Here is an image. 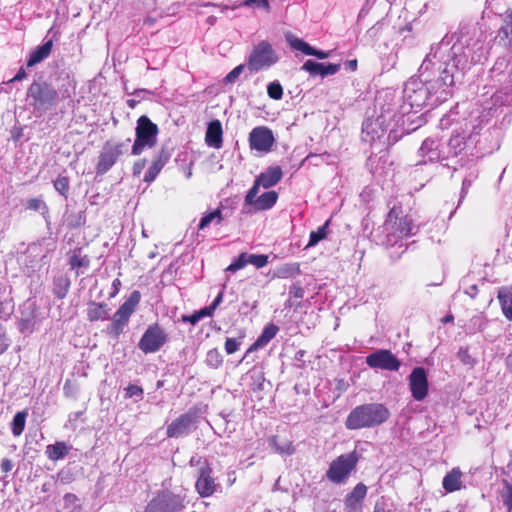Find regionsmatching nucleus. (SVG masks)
<instances>
[{
    "instance_id": "f257e3e1",
    "label": "nucleus",
    "mask_w": 512,
    "mask_h": 512,
    "mask_svg": "<svg viewBox=\"0 0 512 512\" xmlns=\"http://www.w3.org/2000/svg\"><path fill=\"white\" fill-rule=\"evenodd\" d=\"M389 416L390 412L383 404H364L349 413L345 425L350 430L375 427L387 421Z\"/></svg>"
},
{
    "instance_id": "f03ea898",
    "label": "nucleus",
    "mask_w": 512,
    "mask_h": 512,
    "mask_svg": "<svg viewBox=\"0 0 512 512\" xmlns=\"http://www.w3.org/2000/svg\"><path fill=\"white\" fill-rule=\"evenodd\" d=\"M418 227L409 216L399 217V210L393 207L388 213L384 231L388 245H395L398 240L415 235Z\"/></svg>"
},
{
    "instance_id": "7ed1b4c3",
    "label": "nucleus",
    "mask_w": 512,
    "mask_h": 512,
    "mask_svg": "<svg viewBox=\"0 0 512 512\" xmlns=\"http://www.w3.org/2000/svg\"><path fill=\"white\" fill-rule=\"evenodd\" d=\"M58 93L45 82H33L27 90V99L35 111L45 112L55 105Z\"/></svg>"
},
{
    "instance_id": "20e7f679",
    "label": "nucleus",
    "mask_w": 512,
    "mask_h": 512,
    "mask_svg": "<svg viewBox=\"0 0 512 512\" xmlns=\"http://www.w3.org/2000/svg\"><path fill=\"white\" fill-rule=\"evenodd\" d=\"M158 127L147 116L137 120L136 139L132 145V154L140 155L144 149L152 148L157 143Z\"/></svg>"
},
{
    "instance_id": "39448f33",
    "label": "nucleus",
    "mask_w": 512,
    "mask_h": 512,
    "mask_svg": "<svg viewBox=\"0 0 512 512\" xmlns=\"http://www.w3.org/2000/svg\"><path fill=\"white\" fill-rule=\"evenodd\" d=\"M141 295L139 291H133L126 301L119 307L108 326V333L114 337L119 336L127 326L129 318L134 313Z\"/></svg>"
},
{
    "instance_id": "423d86ee",
    "label": "nucleus",
    "mask_w": 512,
    "mask_h": 512,
    "mask_svg": "<svg viewBox=\"0 0 512 512\" xmlns=\"http://www.w3.org/2000/svg\"><path fill=\"white\" fill-rule=\"evenodd\" d=\"M278 61V55L267 41H262L254 47L249 55L247 67L251 72H257L271 67Z\"/></svg>"
},
{
    "instance_id": "0eeeda50",
    "label": "nucleus",
    "mask_w": 512,
    "mask_h": 512,
    "mask_svg": "<svg viewBox=\"0 0 512 512\" xmlns=\"http://www.w3.org/2000/svg\"><path fill=\"white\" fill-rule=\"evenodd\" d=\"M130 142L131 140L129 138L121 142H106L99 156L97 172L101 174L106 173L116 163L121 155L128 152Z\"/></svg>"
},
{
    "instance_id": "6e6552de",
    "label": "nucleus",
    "mask_w": 512,
    "mask_h": 512,
    "mask_svg": "<svg viewBox=\"0 0 512 512\" xmlns=\"http://www.w3.org/2000/svg\"><path fill=\"white\" fill-rule=\"evenodd\" d=\"M358 462L356 452L340 455L335 459L327 471V477L333 483H343L346 481L350 473L355 469Z\"/></svg>"
},
{
    "instance_id": "1a4fd4ad",
    "label": "nucleus",
    "mask_w": 512,
    "mask_h": 512,
    "mask_svg": "<svg viewBox=\"0 0 512 512\" xmlns=\"http://www.w3.org/2000/svg\"><path fill=\"white\" fill-rule=\"evenodd\" d=\"M432 88L425 86L417 80H411L406 83L404 95L412 108H421L426 105H435Z\"/></svg>"
},
{
    "instance_id": "9d476101",
    "label": "nucleus",
    "mask_w": 512,
    "mask_h": 512,
    "mask_svg": "<svg viewBox=\"0 0 512 512\" xmlns=\"http://www.w3.org/2000/svg\"><path fill=\"white\" fill-rule=\"evenodd\" d=\"M184 496L166 491L147 506L146 512H178L184 507Z\"/></svg>"
},
{
    "instance_id": "9b49d317",
    "label": "nucleus",
    "mask_w": 512,
    "mask_h": 512,
    "mask_svg": "<svg viewBox=\"0 0 512 512\" xmlns=\"http://www.w3.org/2000/svg\"><path fill=\"white\" fill-rule=\"evenodd\" d=\"M366 364L370 368L388 371H397L401 366V362L396 356L386 349H380L368 355L366 357Z\"/></svg>"
},
{
    "instance_id": "f8f14e48",
    "label": "nucleus",
    "mask_w": 512,
    "mask_h": 512,
    "mask_svg": "<svg viewBox=\"0 0 512 512\" xmlns=\"http://www.w3.org/2000/svg\"><path fill=\"white\" fill-rule=\"evenodd\" d=\"M274 142L273 132L266 126H257L249 134L250 148L258 152H269Z\"/></svg>"
},
{
    "instance_id": "ddd939ff",
    "label": "nucleus",
    "mask_w": 512,
    "mask_h": 512,
    "mask_svg": "<svg viewBox=\"0 0 512 512\" xmlns=\"http://www.w3.org/2000/svg\"><path fill=\"white\" fill-rule=\"evenodd\" d=\"M166 341V335L159 326H150L139 341V348L144 353L158 351Z\"/></svg>"
},
{
    "instance_id": "4468645a",
    "label": "nucleus",
    "mask_w": 512,
    "mask_h": 512,
    "mask_svg": "<svg viewBox=\"0 0 512 512\" xmlns=\"http://www.w3.org/2000/svg\"><path fill=\"white\" fill-rule=\"evenodd\" d=\"M282 178V170L279 166H271L262 172L248 191V200L258 195L259 187L270 188L276 185Z\"/></svg>"
},
{
    "instance_id": "2eb2a0df",
    "label": "nucleus",
    "mask_w": 512,
    "mask_h": 512,
    "mask_svg": "<svg viewBox=\"0 0 512 512\" xmlns=\"http://www.w3.org/2000/svg\"><path fill=\"white\" fill-rule=\"evenodd\" d=\"M409 387L412 397L416 401H422L428 394L427 373L423 367H416L409 375Z\"/></svg>"
},
{
    "instance_id": "dca6fc26",
    "label": "nucleus",
    "mask_w": 512,
    "mask_h": 512,
    "mask_svg": "<svg viewBox=\"0 0 512 512\" xmlns=\"http://www.w3.org/2000/svg\"><path fill=\"white\" fill-rule=\"evenodd\" d=\"M286 41L288 42V44L290 45L291 48L301 51L305 55L315 56L318 59H326V58L330 57V55L332 53V51L325 52L322 50H317V49L311 47L308 43H306L302 39H300L290 33L286 35Z\"/></svg>"
},
{
    "instance_id": "f3484780",
    "label": "nucleus",
    "mask_w": 512,
    "mask_h": 512,
    "mask_svg": "<svg viewBox=\"0 0 512 512\" xmlns=\"http://www.w3.org/2000/svg\"><path fill=\"white\" fill-rule=\"evenodd\" d=\"M215 488L216 484L211 477V469L209 467H202L196 482L197 492L201 497H209L214 493Z\"/></svg>"
},
{
    "instance_id": "a211bd4d",
    "label": "nucleus",
    "mask_w": 512,
    "mask_h": 512,
    "mask_svg": "<svg viewBox=\"0 0 512 512\" xmlns=\"http://www.w3.org/2000/svg\"><path fill=\"white\" fill-rule=\"evenodd\" d=\"M194 417L191 414H183L174 420L167 428L168 437H180L190 431Z\"/></svg>"
},
{
    "instance_id": "6ab92c4d",
    "label": "nucleus",
    "mask_w": 512,
    "mask_h": 512,
    "mask_svg": "<svg viewBox=\"0 0 512 512\" xmlns=\"http://www.w3.org/2000/svg\"><path fill=\"white\" fill-rule=\"evenodd\" d=\"M385 134L382 122L379 119L367 120L363 123L362 139L365 142L373 143L381 139Z\"/></svg>"
},
{
    "instance_id": "aec40b11",
    "label": "nucleus",
    "mask_w": 512,
    "mask_h": 512,
    "mask_svg": "<svg viewBox=\"0 0 512 512\" xmlns=\"http://www.w3.org/2000/svg\"><path fill=\"white\" fill-rule=\"evenodd\" d=\"M223 129L219 120H213L208 124L205 141L209 147L220 149L222 147Z\"/></svg>"
},
{
    "instance_id": "412c9836",
    "label": "nucleus",
    "mask_w": 512,
    "mask_h": 512,
    "mask_svg": "<svg viewBox=\"0 0 512 512\" xmlns=\"http://www.w3.org/2000/svg\"><path fill=\"white\" fill-rule=\"evenodd\" d=\"M278 199V194L275 191H268L260 196H254L248 200V194L245 197V204L252 205L256 210H268L274 206Z\"/></svg>"
},
{
    "instance_id": "4be33fe9",
    "label": "nucleus",
    "mask_w": 512,
    "mask_h": 512,
    "mask_svg": "<svg viewBox=\"0 0 512 512\" xmlns=\"http://www.w3.org/2000/svg\"><path fill=\"white\" fill-rule=\"evenodd\" d=\"M367 487L363 483L357 484L351 493L345 498V508L347 512H357L359 503L365 498Z\"/></svg>"
},
{
    "instance_id": "5701e85b",
    "label": "nucleus",
    "mask_w": 512,
    "mask_h": 512,
    "mask_svg": "<svg viewBox=\"0 0 512 512\" xmlns=\"http://www.w3.org/2000/svg\"><path fill=\"white\" fill-rule=\"evenodd\" d=\"M454 84V77L453 75L449 74L447 70H444L442 73V76L433 84H431V88L434 90L436 86L441 87V91L439 92V95L435 96V103H441L445 101L448 96L450 95L449 88Z\"/></svg>"
},
{
    "instance_id": "b1692460",
    "label": "nucleus",
    "mask_w": 512,
    "mask_h": 512,
    "mask_svg": "<svg viewBox=\"0 0 512 512\" xmlns=\"http://www.w3.org/2000/svg\"><path fill=\"white\" fill-rule=\"evenodd\" d=\"M419 153L424 158L423 162H434L441 157L438 142L430 138L423 141Z\"/></svg>"
},
{
    "instance_id": "393cba45",
    "label": "nucleus",
    "mask_w": 512,
    "mask_h": 512,
    "mask_svg": "<svg viewBox=\"0 0 512 512\" xmlns=\"http://www.w3.org/2000/svg\"><path fill=\"white\" fill-rule=\"evenodd\" d=\"M498 299L504 316L512 321V286L501 288L498 291Z\"/></svg>"
},
{
    "instance_id": "a878e982",
    "label": "nucleus",
    "mask_w": 512,
    "mask_h": 512,
    "mask_svg": "<svg viewBox=\"0 0 512 512\" xmlns=\"http://www.w3.org/2000/svg\"><path fill=\"white\" fill-rule=\"evenodd\" d=\"M87 317L90 321H103L109 319V309L107 304L96 302L89 303Z\"/></svg>"
},
{
    "instance_id": "bb28decb",
    "label": "nucleus",
    "mask_w": 512,
    "mask_h": 512,
    "mask_svg": "<svg viewBox=\"0 0 512 512\" xmlns=\"http://www.w3.org/2000/svg\"><path fill=\"white\" fill-rule=\"evenodd\" d=\"M462 473L458 468L452 469L443 479V488L447 492H454L461 489Z\"/></svg>"
},
{
    "instance_id": "cd10ccee",
    "label": "nucleus",
    "mask_w": 512,
    "mask_h": 512,
    "mask_svg": "<svg viewBox=\"0 0 512 512\" xmlns=\"http://www.w3.org/2000/svg\"><path fill=\"white\" fill-rule=\"evenodd\" d=\"M52 45H53L52 41L49 40L46 43H44L43 45L37 47L30 54V57H29V59L27 61V66L28 67H32V66L40 63L44 59H46L50 55V53H51Z\"/></svg>"
},
{
    "instance_id": "c85d7f7f",
    "label": "nucleus",
    "mask_w": 512,
    "mask_h": 512,
    "mask_svg": "<svg viewBox=\"0 0 512 512\" xmlns=\"http://www.w3.org/2000/svg\"><path fill=\"white\" fill-rule=\"evenodd\" d=\"M279 328L274 324L267 325L262 334L258 337L255 343L250 347L249 351L257 350L264 347L270 340H272L278 333Z\"/></svg>"
},
{
    "instance_id": "c756f323",
    "label": "nucleus",
    "mask_w": 512,
    "mask_h": 512,
    "mask_svg": "<svg viewBox=\"0 0 512 512\" xmlns=\"http://www.w3.org/2000/svg\"><path fill=\"white\" fill-rule=\"evenodd\" d=\"M69 451L68 446L64 442H57L53 445H48L46 448V455L49 459L56 461L64 458Z\"/></svg>"
},
{
    "instance_id": "7c9ffc66",
    "label": "nucleus",
    "mask_w": 512,
    "mask_h": 512,
    "mask_svg": "<svg viewBox=\"0 0 512 512\" xmlns=\"http://www.w3.org/2000/svg\"><path fill=\"white\" fill-rule=\"evenodd\" d=\"M167 161V156H164L163 154L159 155L151 164L149 169L147 170L144 180L146 182L153 181L156 176L159 174L161 169L164 167L165 163Z\"/></svg>"
},
{
    "instance_id": "2f4dec72",
    "label": "nucleus",
    "mask_w": 512,
    "mask_h": 512,
    "mask_svg": "<svg viewBox=\"0 0 512 512\" xmlns=\"http://www.w3.org/2000/svg\"><path fill=\"white\" fill-rule=\"evenodd\" d=\"M300 274V266L298 263H287L278 267L274 276L277 278H291Z\"/></svg>"
},
{
    "instance_id": "473e14b6",
    "label": "nucleus",
    "mask_w": 512,
    "mask_h": 512,
    "mask_svg": "<svg viewBox=\"0 0 512 512\" xmlns=\"http://www.w3.org/2000/svg\"><path fill=\"white\" fill-rule=\"evenodd\" d=\"M223 220L222 211L220 209H215L212 212L205 214L198 225L199 230H203L207 228L210 224L219 225Z\"/></svg>"
},
{
    "instance_id": "72a5a7b5",
    "label": "nucleus",
    "mask_w": 512,
    "mask_h": 512,
    "mask_svg": "<svg viewBox=\"0 0 512 512\" xmlns=\"http://www.w3.org/2000/svg\"><path fill=\"white\" fill-rule=\"evenodd\" d=\"M69 263L72 269L87 268L90 260L86 255L81 254L80 249H77L73 251Z\"/></svg>"
},
{
    "instance_id": "f704fd0d",
    "label": "nucleus",
    "mask_w": 512,
    "mask_h": 512,
    "mask_svg": "<svg viewBox=\"0 0 512 512\" xmlns=\"http://www.w3.org/2000/svg\"><path fill=\"white\" fill-rule=\"evenodd\" d=\"M26 417V411H20L15 414L11 424V430L14 436H19L22 434L25 428Z\"/></svg>"
},
{
    "instance_id": "c9c22d12",
    "label": "nucleus",
    "mask_w": 512,
    "mask_h": 512,
    "mask_svg": "<svg viewBox=\"0 0 512 512\" xmlns=\"http://www.w3.org/2000/svg\"><path fill=\"white\" fill-rule=\"evenodd\" d=\"M329 225V221H327L324 225L319 227L316 231H312L310 233L309 242L306 248H310L318 244L321 240L326 238L327 236V227Z\"/></svg>"
},
{
    "instance_id": "e433bc0d",
    "label": "nucleus",
    "mask_w": 512,
    "mask_h": 512,
    "mask_svg": "<svg viewBox=\"0 0 512 512\" xmlns=\"http://www.w3.org/2000/svg\"><path fill=\"white\" fill-rule=\"evenodd\" d=\"M69 287L70 281L66 277H60L54 283V293L58 298L62 299L68 293Z\"/></svg>"
},
{
    "instance_id": "4c0bfd02",
    "label": "nucleus",
    "mask_w": 512,
    "mask_h": 512,
    "mask_svg": "<svg viewBox=\"0 0 512 512\" xmlns=\"http://www.w3.org/2000/svg\"><path fill=\"white\" fill-rule=\"evenodd\" d=\"M222 362H223L222 355L220 354V352L217 349H211L208 351L207 356H206V363L208 366L216 369L221 366Z\"/></svg>"
},
{
    "instance_id": "58836bf2",
    "label": "nucleus",
    "mask_w": 512,
    "mask_h": 512,
    "mask_svg": "<svg viewBox=\"0 0 512 512\" xmlns=\"http://www.w3.org/2000/svg\"><path fill=\"white\" fill-rule=\"evenodd\" d=\"M267 94L271 99L280 100L283 96V87L278 81H273L267 86Z\"/></svg>"
},
{
    "instance_id": "ea45409f",
    "label": "nucleus",
    "mask_w": 512,
    "mask_h": 512,
    "mask_svg": "<svg viewBox=\"0 0 512 512\" xmlns=\"http://www.w3.org/2000/svg\"><path fill=\"white\" fill-rule=\"evenodd\" d=\"M248 253H241L227 268L226 271L236 272L243 269L247 264Z\"/></svg>"
},
{
    "instance_id": "a19ab883",
    "label": "nucleus",
    "mask_w": 512,
    "mask_h": 512,
    "mask_svg": "<svg viewBox=\"0 0 512 512\" xmlns=\"http://www.w3.org/2000/svg\"><path fill=\"white\" fill-rule=\"evenodd\" d=\"M248 264L254 265L256 268H263L268 264V256L264 254H248Z\"/></svg>"
},
{
    "instance_id": "79ce46f5",
    "label": "nucleus",
    "mask_w": 512,
    "mask_h": 512,
    "mask_svg": "<svg viewBox=\"0 0 512 512\" xmlns=\"http://www.w3.org/2000/svg\"><path fill=\"white\" fill-rule=\"evenodd\" d=\"M322 68H324L323 63H318L313 60H307L302 66V69L309 72L311 75H320Z\"/></svg>"
},
{
    "instance_id": "37998d69",
    "label": "nucleus",
    "mask_w": 512,
    "mask_h": 512,
    "mask_svg": "<svg viewBox=\"0 0 512 512\" xmlns=\"http://www.w3.org/2000/svg\"><path fill=\"white\" fill-rule=\"evenodd\" d=\"M243 336L239 338H227L225 341V351L228 355L235 353L242 344Z\"/></svg>"
},
{
    "instance_id": "c03bdc74",
    "label": "nucleus",
    "mask_w": 512,
    "mask_h": 512,
    "mask_svg": "<svg viewBox=\"0 0 512 512\" xmlns=\"http://www.w3.org/2000/svg\"><path fill=\"white\" fill-rule=\"evenodd\" d=\"M27 208L30 209V210H33V211H38V212H40L42 214L47 212L46 204L44 203V201H42L39 198L29 199L27 201Z\"/></svg>"
},
{
    "instance_id": "a18cd8bd",
    "label": "nucleus",
    "mask_w": 512,
    "mask_h": 512,
    "mask_svg": "<svg viewBox=\"0 0 512 512\" xmlns=\"http://www.w3.org/2000/svg\"><path fill=\"white\" fill-rule=\"evenodd\" d=\"M55 189L62 195H66L69 189V180L67 177H58L54 181Z\"/></svg>"
},
{
    "instance_id": "49530a36",
    "label": "nucleus",
    "mask_w": 512,
    "mask_h": 512,
    "mask_svg": "<svg viewBox=\"0 0 512 512\" xmlns=\"http://www.w3.org/2000/svg\"><path fill=\"white\" fill-rule=\"evenodd\" d=\"M244 68L245 65L241 64L235 67L233 70H231L224 78L225 83H234L238 79Z\"/></svg>"
},
{
    "instance_id": "de8ad7c7",
    "label": "nucleus",
    "mask_w": 512,
    "mask_h": 512,
    "mask_svg": "<svg viewBox=\"0 0 512 512\" xmlns=\"http://www.w3.org/2000/svg\"><path fill=\"white\" fill-rule=\"evenodd\" d=\"M126 397L133 398L136 397L138 400L142 399L143 389L137 385H129L126 389Z\"/></svg>"
},
{
    "instance_id": "09e8293b",
    "label": "nucleus",
    "mask_w": 512,
    "mask_h": 512,
    "mask_svg": "<svg viewBox=\"0 0 512 512\" xmlns=\"http://www.w3.org/2000/svg\"><path fill=\"white\" fill-rule=\"evenodd\" d=\"M503 503L510 511L512 509V484H507L502 494Z\"/></svg>"
},
{
    "instance_id": "8fccbe9b",
    "label": "nucleus",
    "mask_w": 512,
    "mask_h": 512,
    "mask_svg": "<svg viewBox=\"0 0 512 512\" xmlns=\"http://www.w3.org/2000/svg\"><path fill=\"white\" fill-rule=\"evenodd\" d=\"M68 86L64 89H60V95L62 99L70 98L75 92V83L73 80L67 77Z\"/></svg>"
},
{
    "instance_id": "3c124183",
    "label": "nucleus",
    "mask_w": 512,
    "mask_h": 512,
    "mask_svg": "<svg viewBox=\"0 0 512 512\" xmlns=\"http://www.w3.org/2000/svg\"><path fill=\"white\" fill-rule=\"evenodd\" d=\"M458 358L465 365H472L474 363L473 358L470 356L467 348H460L458 351Z\"/></svg>"
},
{
    "instance_id": "603ef678",
    "label": "nucleus",
    "mask_w": 512,
    "mask_h": 512,
    "mask_svg": "<svg viewBox=\"0 0 512 512\" xmlns=\"http://www.w3.org/2000/svg\"><path fill=\"white\" fill-rule=\"evenodd\" d=\"M340 69V64H324V68L321 69L320 75L322 77L328 76V75H334L337 73Z\"/></svg>"
},
{
    "instance_id": "864d4df0",
    "label": "nucleus",
    "mask_w": 512,
    "mask_h": 512,
    "mask_svg": "<svg viewBox=\"0 0 512 512\" xmlns=\"http://www.w3.org/2000/svg\"><path fill=\"white\" fill-rule=\"evenodd\" d=\"M244 6H257L265 9L269 8V0H245Z\"/></svg>"
},
{
    "instance_id": "5fc2aeb1",
    "label": "nucleus",
    "mask_w": 512,
    "mask_h": 512,
    "mask_svg": "<svg viewBox=\"0 0 512 512\" xmlns=\"http://www.w3.org/2000/svg\"><path fill=\"white\" fill-rule=\"evenodd\" d=\"M273 444L275 445L276 450L282 454H292L294 451L292 444L290 442H286V443H284V445L278 446V445H276V440L274 439Z\"/></svg>"
},
{
    "instance_id": "6e6d98bb",
    "label": "nucleus",
    "mask_w": 512,
    "mask_h": 512,
    "mask_svg": "<svg viewBox=\"0 0 512 512\" xmlns=\"http://www.w3.org/2000/svg\"><path fill=\"white\" fill-rule=\"evenodd\" d=\"M506 35L512 36V9L511 12L507 15L505 19V27H504Z\"/></svg>"
},
{
    "instance_id": "4d7b16f0",
    "label": "nucleus",
    "mask_w": 512,
    "mask_h": 512,
    "mask_svg": "<svg viewBox=\"0 0 512 512\" xmlns=\"http://www.w3.org/2000/svg\"><path fill=\"white\" fill-rule=\"evenodd\" d=\"M19 329L21 332L23 333H31L32 332V328H31V323L29 320H22L20 323H19Z\"/></svg>"
},
{
    "instance_id": "13d9d810",
    "label": "nucleus",
    "mask_w": 512,
    "mask_h": 512,
    "mask_svg": "<svg viewBox=\"0 0 512 512\" xmlns=\"http://www.w3.org/2000/svg\"><path fill=\"white\" fill-rule=\"evenodd\" d=\"M463 139H464V137H461V136H459V135H457V136H455V137H452V138L450 139L449 145H450L451 147H455V148H456V147H460V146L463 144Z\"/></svg>"
},
{
    "instance_id": "bf43d9fd",
    "label": "nucleus",
    "mask_w": 512,
    "mask_h": 512,
    "mask_svg": "<svg viewBox=\"0 0 512 512\" xmlns=\"http://www.w3.org/2000/svg\"><path fill=\"white\" fill-rule=\"evenodd\" d=\"M13 468V464L11 460L9 459H3L1 462V469L3 472L7 473L10 472Z\"/></svg>"
},
{
    "instance_id": "052dcab7",
    "label": "nucleus",
    "mask_w": 512,
    "mask_h": 512,
    "mask_svg": "<svg viewBox=\"0 0 512 512\" xmlns=\"http://www.w3.org/2000/svg\"><path fill=\"white\" fill-rule=\"evenodd\" d=\"M184 321H189L192 325H195L197 324L201 318H200V315L198 312H195L193 315L191 316H188V317H184L183 318Z\"/></svg>"
},
{
    "instance_id": "680f3d73",
    "label": "nucleus",
    "mask_w": 512,
    "mask_h": 512,
    "mask_svg": "<svg viewBox=\"0 0 512 512\" xmlns=\"http://www.w3.org/2000/svg\"><path fill=\"white\" fill-rule=\"evenodd\" d=\"M214 311H215V310H214V309H211V306H209V307H205V308H203V309H201V310H199V311H197V312L199 313L200 318L202 319V318H204V317L212 316V314H213V312H214Z\"/></svg>"
},
{
    "instance_id": "e2e57ef3",
    "label": "nucleus",
    "mask_w": 512,
    "mask_h": 512,
    "mask_svg": "<svg viewBox=\"0 0 512 512\" xmlns=\"http://www.w3.org/2000/svg\"><path fill=\"white\" fill-rule=\"evenodd\" d=\"M8 339L5 335H0V354H2L8 347Z\"/></svg>"
},
{
    "instance_id": "0e129e2a",
    "label": "nucleus",
    "mask_w": 512,
    "mask_h": 512,
    "mask_svg": "<svg viewBox=\"0 0 512 512\" xmlns=\"http://www.w3.org/2000/svg\"><path fill=\"white\" fill-rule=\"evenodd\" d=\"M222 298H223V291H221L217 297L214 299V301L212 302V304L210 305L211 306V309H216L220 303L222 302Z\"/></svg>"
},
{
    "instance_id": "69168bd1",
    "label": "nucleus",
    "mask_w": 512,
    "mask_h": 512,
    "mask_svg": "<svg viewBox=\"0 0 512 512\" xmlns=\"http://www.w3.org/2000/svg\"><path fill=\"white\" fill-rule=\"evenodd\" d=\"M465 293H466L467 295H469L471 298H474V297L477 295V293H478L477 285H472V286H470V287L465 291Z\"/></svg>"
},
{
    "instance_id": "338daca9",
    "label": "nucleus",
    "mask_w": 512,
    "mask_h": 512,
    "mask_svg": "<svg viewBox=\"0 0 512 512\" xmlns=\"http://www.w3.org/2000/svg\"><path fill=\"white\" fill-rule=\"evenodd\" d=\"M26 77V72L23 68H21L17 74L12 78L11 81H20Z\"/></svg>"
},
{
    "instance_id": "774afa93",
    "label": "nucleus",
    "mask_w": 512,
    "mask_h": 512,
    "mask_svg": "<svg viewBox=\"0 0 512 512\" xmlns=\"http://www.w3.org/2000/svg\"><path fill=\"white\" fill-rule=\"evenodd\" d=\"M449 120H450V116H444L441 120H440V127L441 128H448L449 126Z\"/></svg>"
}]
</instances>
